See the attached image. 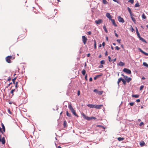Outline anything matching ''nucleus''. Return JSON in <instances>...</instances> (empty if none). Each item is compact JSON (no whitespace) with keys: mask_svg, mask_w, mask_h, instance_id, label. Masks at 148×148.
I'll return each mask as SVG.
<instances>
[{"mask_svg":"<svg viewBox=\"0 0 148 148\" xmlns=\"http://www.w3.org/2000/svg\"><path fill=\"white\" fill-rule=\"evenodd\" d=\"M69 108L71 112L75 116H77V117H78V115L76 113L75 111L73 109V108L72 107V106L71 104H70L69 106Z\"/></svg>","mask_w":148,"mask_h":148,"instance_id":"f257e3e1","label":"nucleus"},{"mask_svg":"<svg viewBox=\"0 0 148 148\" xmlns=\"http://www.w3.org/2000/svg\"><path fill=\"white\" fill-rule=\"evenodd\" d=\"M12 57L11 56H8L5 58V60L6 61L9 63H11V61L10 59H12Z\"/></svg>","mask_w":148,"mask_h":148,"instance_id":"f03ea898","label":"nucleus"},{"mask_svg":"<svg viewBox=\"0 0 148 148\" xmlns=\"http://www.w3.org/2000/svg\"><path fill=\"white\" fill-rule=\"evenodd\" d=\"M82 40L84 45H85L86 43V41L87 40V38L84 36H82Z\"/></svg>","mask_w":148,"mask_h":148,"instance_id":"7ed1b4c3","label":"nucleus"},{"mask_svg":"<svg viewBox=\"0 0 148 148\" xmlns=\"http://www.w3.org/2000/svg\"><path fill=\"white\" fill-rule=\"evenodd\" d=\"M123 71L129 74H131V72L130 70L127 68H124L123 69Z\"/></svg>","mask_w":148,"mask_h":148,"instance_id":"20e7f679","label":"nucleus"},{"mask_svg":"<svg viewBox=\"0 0 148 148\" xmlns=\"http://www.w3.org/2000/svg\"><path fill=\"white\" fill-rule=\"evenodd\" d=\"M103 22V20L101 19H99L98 20H96L95 21V23L97 25H99L101 23Z\"/></svg>","mask_w":148,"mask_h":148,"instance_id":"39448f33","label":"nucleus"},{"mask_svg":"<svg viewBox=\"0 0 148 148\" xmlns=\"http://www.w3.org/2000/svg\"><path fill=\"white\" fill-rule=\"evenodd\" d=\"M118 19L119 21L121 23H124V21L123 18L121 17L120 16H118Z\"/></svg>","mask_w":148,"mask_h":148,"instance_id":"423d86ee","label":"nucleus"},{"mask_svg":"<svg viewBox=\"0 0 148 148\" xmlns=\"http://www.w3.org/2000/svg\"><path fill=\"white\" fill-rule=\"evenodd\" d=\"M82 116L84 117V118L87 120H90V117H89L88 116H87L85 114H84V113H82Z\"/></svg>","mask_w":148,"mask_h":148,"instance_id":"0eeeda50","label":"nucleus"},{"mask_svg":"<svg viewBox=\"0 0 148 148\" xmlns=\"http://www.w3.org/2000/svg\"><path fill=\"white\" fill-rule=\"evenodd\" d=\"M94 108L96 109H100L103 106V105H94Z\"/></svg>","mask_w":148,"mask_h":148,"instance_id":"6e6552de","label":"nucleus"},{"mask_svg":"<svg viewBox=\"0 0 148 148\" xmlns=\"http://www.w3.org/2000/svg\"><path fill=\"white\" fill-rule=\"evenodd\" d=\"M0 142H1L2 144H4L5 143V140L4 137L1 138V137L0 136Z\"/></svg>","mask_w":148,"mask_h":148,"instance_id":"1a4fd4ad","label":"nucleus"},{"mask_svg":"<svg viewBox=\"0 0 148 148\" xmlns=\"http://www.w3.org/2000/svg\"><path fill=\"white\" fill-rule=\"evenodd\" d=\"M138 49L141 52L143 53L145 55L148 56V53L144 51L140 48H139Z\"/></svg>","mask_w":148,"mask_h":148,"instance_id":"9d476101","label":"nucleus"},{"mask_svg":"<svg viewBox=\"0 0 148 148\" xmlns=\"http://www.w3.org/2000/svg\"><path fill=\"white\" fill-rule=\"evenodd\" d=\"M110 20L111 21L113 25L117 27V25L116 24L114 20L112 19Z\"/></svg>","mask_w":148,"mask_h":148,"instance_id":"9b49d317","label":"nucleus"},{"mask_svg":"<svg viewBox=\"0 0 148 148\" xmlns=\"http://www.w3.org/2000/svg\"><path fill=\"white\" fill-rule=\"evenodd\" d=\"M106 16L110 20L112 19L111 16L109 13H107L106 14Z\"/></svg>","mask_w":148,"mask_h":148,"instance_id":"f8f14e48","label":"nucleus"},{"mask_svg":"<svg viewBox=\"0 0 148 148\" xmlns=\"http://www.w3.org/2000/svg\"><path fill=\"white\" fill-rule=\"evenodd\" d=\"M118 65L119 66H122L125 65V64L122 62L121 61L119 62L118 64Z\"/></svg>","mask_w":148,"mask_h":148,"instance_id":"ddd939ff","label":"nucleus"},{"mask_svg":"<svg viewBox=\"0 0 148 148\" xmlns=\"http://www.w3.org/2000/svg\"><path fill=\"white\" fill-rule=\"evenodd\" d=\"M143 42H145V43H147V42L146 41V40H145V39H144L142 37H140L139 38Z\"/></svg>","mask_w":148,"mask_h":148,"instance_id":"4468645a","label":"nucleus"},{"mask_svg":"<svg viewBox=\"0 0 148 148\" xmlns=\"http://www.w3.org/2000/svg\"><path fill=\"white\" fill-rule=\"evenodd\" d=\"M94 105L93 104H88V106L90 108H94Z\"/></svg>","mask_w":148,"mask_h":148,"instance_id":"2eb2a0df","label":"nucleus"},{"mask_svg":"<svg viewBox=\"0 0 148 148\" xmlns=\"http://www.w3.org/2000/svg\"><path fill=\"white\" fill-rule=\"evenodd\" d=\"M18 82H16L15 83V84H15V87L16 89H17L18 87Z\"/></svg>","mask_w":148,"mask_h":148,"instance_id":"dca6fc26","label":"nucleus"},{"mask_svg":"<svg viewBox=\"0 0 148 148\" xmlns=\"http://www.w3.org/2000/svg\"><path fill=\"white\" fill-rule=\"evenodd\" d=\"M145 142L143 141H142V142H140V145L141 147L145 145Z\"/></svg>","mask_w":148,"mask_h":148,"instance_id":"f3484780","label":"nucleus"},{"mask_svg":"<svg viewBox=\"0 0 148 148\" xmlns=\"http://www.w3.org/2000/svg\"><path fill=\"white\" fill-rule=\"evenodd\" d=\"M123 79L121 78H120L119 79L118 82H117V84H118V85H119V83L121 82V81H122Z\"/></svg>","mask_w":148,"mask_h":148,"instance_id":"a211bd4d","label":"nucleus"},{"mask_svg":"<svg viewBox=\"0 0 148 148\" xmlns=\"http://www.w3.org/2000/svg\"><path fill=\"white\" fill-rule=\"evenodd\" d=\"M124 139V138H123L119 137L118 138V140L119 141H121L123 140Z\"/></svg>","mask_w":148,"mask_h":148,"instance_id":"6ab92c4d","label":"nucleus"},{"mask_svg":"<svg viewBox=\"0 0 148 148\" xmlns=\"http://www.w3.org/2000/svg\"><path fill=\"white\" fill-rule=\"evenodd\" d=\"M132 97H135V98H138L139 97V95H132Z\"/></svg>","mask_w":148,"mask_h":148,"instance_id":"aec40b11","label":"nucleus"},{"mask_svg":"<svg viewBox=\"0 0 148 148\" xmlns=\"http://www.w3.org/2000/svg\"><path fill=\"white\" fill-rule=\"evenodd\" d=\"M143 65L145 66L148 68V64L145 62H144L143 63Z\"/></svg>","mask_w":148,"mask_h":148,"instance_id":"412c9836","label":"nucleus"},{"mask_svg":"<svg viewBox=\"0 0 148 148\" xmlns=\"http://www.w3.org/2000/svg\"><path fill=\"white\" fill-rule=\"evenodd\" d=\"M97 127L102 128L104 129H105V128L104 127L100 125H97Z\"/></svg>","mask_w":148,"mask_h":148,"instance_id":"4be33fe9","label":"nucleus"},{"mask_svg":"<svg viewBox=\"0 0 148 148\" xmlns=\"http://www.w3.org/2000/svg\"><path fill=\"white\" fill-rule=\"evenodd\" d=\"M132 18V21H133L134 23H135L136 22V19H135V18L134 17H132V18Z\"/></svg>","mask_w":148,"mask_h":148,"instance_id":"5701e85b","label":"nucleus"},{"mask_svg":"<svg viewBox=\"0 0 148 148\" xmlns=\"http://www.w3.org/2000/svg\"><path fill=\"white\" fill-rule=\"evenodd\" d=\"M82 73L83 75H85L86 74L85 70L84 69L82 71Z\"/></svg>","mask_w":148,"mask_h":148,"instance_id":"b1692460","label":"nucleus"},{"mask_svg":"<svg viewBox=\"0 0 148 148\" xmlns=\"http://www.w3.org/2000/svg\"><path fill=\"white\" fill-rule=\"evenodd\" d=\"M131 80V78L130 77H129L128 78H127V80H126V81H127V82H129Z\"/></svg>","mask_w":148,"mask_h":148,"instance_id":"393cba45","label":"nucleus"},{"mask_svg":"<svg viewBox=\"0 0 148 148\" xmlns=\"http://www.w3.org/2000/svg\"><path fill=\"white\" fill-rule=\"evenodd\" d=\"M94 48L95 49H96V45H97L96 41V40H94Z\"/></svg>","mask_w":148,"mask_h":148,"instance_id":"a878e982","label":"nucleus"},{"mask_svg":"<svg viewBox=\"0 0 148 148\" xmlns=\"http://www.w3.org/2000/svg\"><path fill=\"white\" fill-rule=\"evenodd\" d=\"M66 115L67 116L69 117H71V114H69L68 111L66 112Z\"/></svg>","mask_w":148,"mask_h":148,"instance_id":"bb28decb","label":"nucleus"},{"mask_svg":"<svg viewBox=\"0 0 148 148\" xmlns=\"http://www.w3.org/2000/svg\"><path fill=\"white\" fill-rule=\"evenodd\" d=\"M103 91H98L97 93L99 95H101L103 94Z\"/></svg>","mask_w":148,"mask_h":148,"instance_id":"cd10ccee","label":"nucleus"},{"mask_svg":"<svg viewBox=\"0 0 148 148\" xmlns=\"http://www.w3.org/2000/svg\"><path fill=\"white\" fill-rule=\"evenodd\" d=\"M142 17L143 19H145L146 18V16L145 15L144 13H143L142 15Z\"/></svg>","mask_w":148,"mask_h":148,"instance_id":"c85d7f7f","label":"nucleus"},{"mask_svg":"<svg viewBox=\"0 0 148 148\" xmlns=\"http://www.w3.org/2000/svg\"><path fill=\"white\" fill-rule=\"evenodd\" d=\"M1 125H2V129H3V131L4 132H5V126H4V125L3 124V123H2Z\"/></svg>","mask_w":148,"mask_h":148,"instance_id":"c756f323","label":"nucleus"},{"mask_svg":"<svg viewBox=\"0 0 148 148\" xmlns=\"http://www.w3.org/2000/svg\"><path fill=\"white\" fill-rule=\"evenodd\" d=\"M103 29L105 31V32L107 33L108 32V31L106 28V26L105 25H104L103 26Z\"/></svg>","mask_w":148,"mask_h":148,"instance_id":"7c9ffc66","label":"nucleus"},{"mask_svg":"<svg viewBox=\"0 0 148 148\" xmlns=\"http://www.w3.org/2000/svg\"><path fill=\"white\" fill-rule=\"evenodd\" d=\"M66 124H67V122H66V121H65L64 122V123H63V125H64V127H66Z\"/></svg>","mask_w":148,"mask_h":148,"instance_id":"2f4dec72","label":"nucleus"},{"mask_svg":"<svg viewBox=\"0 0 148 148\" xmlns=\"http://www.w3.org/2000/svg\"><path fill=\"white\" fill-rule=\"evenodd\" d=\"M139 6H140V5H139L138 2H137V3H136L135 5V7H138Z\"/></svg>","mask_w":148,"mask_h":148,"instance_id":"473e14b6","label":"nucleus"},{"mask_svg":"<svg viewBox=\"0 0 148 148\" xmlns=\"http://www.w3.org/2000/svg\"><path fill=\"white\" fill-rule=\"evenodd\" d=\"M101 76V75H97L95 77H94V79L95 80H96V79H97V78H98L99 77V76Z\"/></svg>","mask_w":148,"mask_h":148,"instance_id":"72a5a7b5","label":"nucleus"},{"mask_svg":"<svg viewBox=\"0 0 148 148\" xmlns=\"http://www.w3.org/2000/svg\"><path fill=\"white\" fill-rule=\"evenodd\" d=\"M15 90V89H12L11 91V93L12 94V95H14V92Z\"/></svg>","mask_w":148,"mask_h":148,"instance_id":"f704fd0d","label":"nucleus"},{"mask_svg":"<svg viewBox=\"0 0 148 148\" xmlns=\"http://www.w3.org/2000/svg\"><path fill=\"white\" fill-rule=\"evenodd\" d=\"M128 1L132 4H133L134 2V0H129Z\"/></svg>","mask_w":148,"mask_h":148,"instance_id":"c9c22d12","label":"nucleus"},{"mask_svg":"<svg viewBox=\"0 0 148 148\" xmlns=\"http://www.w3.org/2000/svg\"><path fill=\"white\" fill-rule=\"evenodd\" d=\"M122 82H123V83L125 85L126 84V81L124 79H123L122 80Z\"/></svg>","mask_w":148,"mask_h":148,"instance_id":"e433bc0d","label":"nucleus"},{"mask_svg":"<svg viewBox=\"0 0 148 148\" xmlns=\"http://www.w3.org/2000/svg\"><path fill=\"white\" fill-rule=\"evenodd\" d=\"M127 9H128V10L130 14H131L132 12H131L130 9L129 7H128Z\"/></svg>","mask_w":148,"mask_h":148,"instance_id":"4c0bfd02","label":"nucleus"},{"mask_svg":"<svg viewBox=\"0 0 148 148\" xmlns=\"http://www.w3.org/2000/svg\"><path fill=\"white\" fill-rule=\"evenodd\" d=\"M136 32V33L137 34V36H138V38H139L140 37V34H139V33L138 32V30L137 31V32Z\"/></svg>","mask_w":148,"mask_h":148,"instance_id":"58836bf2","label":"nucleus"},{"mask_svg":"<svg viewBox=\"0 0 148 148\" xmlns=\"http://www.w3.org/2000/svg\"><path fill=\"white\" fill-rule=\"evenodd\" d=\"M105 61L103 60H101L100 62V63L101 64H105Z\"/></svg>","mask_w":148,"mask_h":148,"instance_id":"ea45409f","label":"nucleus"},{"mask_svg":"<svg viewBox=\"0 0 148 148\" xmlns=\"http://www.w3.org/2000/svg\"><path fill=\"white\" fill-rule=\"evenodd\" d=\"M104 4H106L107 3L106 0H102Z\"/></svg>","mask_w":148,"mask_h":148,"instance_id":"a19ab883","label":"nucleus"},{"mask_svg":"<svg viewBox=\"0 0 148 148\" xmlns=\"http://www.w3.org/2000/svg\"><path fill=\"white\" fill-rule=\"evenodd\" d=\"M90 120H92V119H96V118L95 117H90Z\"/></svg>","mask_w":148,"mask_h":148,"instance_id":"79ce46f5","label":"nucleus"},{"mask_svg":"<svg viewBox=\"0 0 148 148\" xmlns=\"http://www.w3.org/2000/svg\"><path fill=\"white\" fill-rule=\"evenodd\" d=\"M144 86L143 85H142L141 86H140V90H142L143 88H144Z\"/></svg>","mask_w":148,"mask_h":148,"instance_id":"37998d69","label":"nucleus"},{"mask_svg":"<svg viewBox=\"0 0 148 148\" xmlns=\"http://www.w3.org/2000/svg\"><path fill=\"white\" fill-rule=\"evenodd\" d=\"M16 79V78H14L12 79V81L14 84H15V81Z\"/></svg>","mask_w":148,"mask_h":148,"instance_id":"c03bdc74","label":"nucleus"},{"mask_svg":"<svg viewBox=\"0 0 148 148\" xmlns=\"http://www.w3.org/2000/svg\"><path fill=\"white\" fill-rule=\"evenodd\" d=\"M144 123H143V122H141L140 123V124H139V126H142V125H144Z\"/></svg>","mask_w":148,"mask_h":148,"instance_id":"a18cd8bd","label":"nucleus"},{"mask_svg":"<svg viewBox=\"0 0 148 148\" xmlns=\"http://www.w3.org/2000/svg\"><path fill=\"white\" fill-rule=\"evenodd\" d=\"M134 104V103L133 102H130L129 103V104L131 106H133Z\"/></svg>","mask_w":148,"mask_h":148,"instance_id":"49530a36","label":"nucleus"},{"mask_svg":"<svg viewBox=\"0 0 148 148\" xmlns=\"http://www.w3.org/2000/svg\"><path fill=\"white\" fill-rule=\"evenodd\" d=\"M98 91L97 89H96L94 90H93V91L94 92H95L96 93H98Z\"/></svg>","mask_w":148,"mask_h":148,"instance_id":"de8ad7c7","label":"nucleus"},{"mask_svg":"<svg viewBox=\"0 0 148 148\" xmlns=\"http://www.w3.org/2000/svg\"><path fill=\"white\" fill-rule=\"evenodd\" d=\"M108 58L109 59V60L110 62H111L112 61V60H111V58L110 56H108Z\"/></svg>","mask_w":148,"mask_h":148,"instance_id":"09e8293b","label":"nucleus"},{"mask_svg":"<svg viewBox=\"0 0 148 148\" xmlns=\"http://www.w3.org/2000/svg\"><path fill=\"white\" fill-rule=\"evenodd\" d=\"M130 16L131 17V18H132V17H133V16H134V15L133 14L132 12L131 14H130Z\"/></svg>","mask_w":148,"mask_h":148,"instance_id":"8fccbe9b","label":"nucleus"},{"mask_svg":"<svg viewBox=\"0 0 148 148\" xmlns=\"http://www.w3.org/2000/svg\"><path fill=\"white\" fill-rule=\"evenodd\" d=\"M115 49L117 50H119L120 49V48L117 46L115 47Z\"/></svg>","mask_w":148,"mask_h":148,"instance_id":"3c124183","label":"nucleus"},{"mask_svg":"<svg viewBox=\"0 0 148 148\" xmlns=\"http://www.w3.org/2000/svg\"><path fill=\"white\" fill-rule=\"evenodd\" d=\"M116 41L119 43H121V40H120V39H117V40Z\"/></svg>","mask_w":148,"mask_h":148,"instance_id":"603ef678","label":"nucleus"},{"mask_svg":"<svg viewBox=\"0 0 148 148\" xmlns=\"http://www.w3.org/2000/svg\"><path fill=\"white\" fill-rule=\"evenodd\" d=\"M123 77L126 80H127V78H128V77L127 76H124Z\"/></svg>","mask_w":148,"mask_h":148,"instance_id":"864d4df0","label":"nucleus"},{"mask_svg":"<svg viewBox=\"0 0 148 148\" xmlns=\"http://www.w3.org/2000/svg\"><path fill=\"white\" fill-rule=\"evenodd\" d=\"M8 112L9 113H10V114H11L12 113H11V112L10 111V109H8Z\"/></svg>","mask_w":148,"mask_h":148,"instance_id":"5fc2aeb1","label":"nucleus"},{"mask_svg":"<svg viewBox=\"0 0 148 148\" xmlns=\"http://www.w3.org/2000/svg\"><path fill=\"white\" fill-rule=\"evenodd\" d=\"M80 95V91L79 90H78L77 91V95L79 96Z\"/></svg>","mask_w":148,"mask_h":148,"instance_id":"6e6d98bb","label":"nucleus"},{"mask_svg":"<svg viewBox=\"0 0 148 148\" xmlns=\"http://www.w3.org/2000/svg\"><path fill=\"white\" fill-rule=\"evenodd\" d=\"M87 74H86L85 76V79H86V81L87 80Z\"/></svg>","mask_w":148,"mask_h":148,"instance_id":"4d7b16f0","label":"nucleus"},{"mask_svg":"<svg viewBox=\"0 0 148 148\" xmlns=\"http://www.w3.org/2000/svg\"><path fill=\"white\" fill-rule=\"evenodd\" d=\"M88 35H90L91 34V32L90 31L88 32Z\"/></svg>","mask_w":148,"mask_h":148,"instance_id":"13d9d810","label":"nucleus"},{"mask_svg":"<svg viewBox=\"0 0 148 148\" xmlns=\"http://www.w3.org/2000/svg\"><path fill=\"white\" fill-rule=\"evenodd\" d=\"M131 31L132 32H133L134 31V29L132 27V26H131Z\"/></svg>","mask_w":148,"mask_h":148,"instance_id":"bf43d9fd","label":"nucleus"},{"mask_svg":"<svg viewBox=\"0 0 148 148\" xmlns=\"http://www.w3.org/2000/svg\"><path fill=\"white\" fill-rule=\"evenodd\" d=\"M136 101L137 102H140V100L139 99H137L136 100Z\"/></svg>","mask_w":148,"mask_h":148,"instance_id":"052dcab7","label":"nucleus"},{"mask_svg":"<svg viewBox=\"0 0 148 148\" xmlns=\"http://www.w3.org/2000/svg\"><path fill=\"white\" fill-rule=\"evenodd\" d=\"M108 52L107 51H106L105 53V56H107L108 55Z\"/></svg>","mask_w":148,"mask_h":148,"instance_id":"680f3d73","label":"nucleus"},{"mask_svg":"<svg viewBox=\"0 0 148 148\" xmlns=\"http://www.w3.org/2000/svg\"><path fill=\"white\" fill-rule=\"evenodd\" d=\"M103 67V66L101 64L99 66V68H102Z\"/></svg>","mask_w":148,"mask_h":148,"instance_id":"e2e57ef3","label":"nucleus"},{"mask_svg":"<svg viewBox=\"0 0 148 148\" xmlns=\"http://www.w3.org/2000/svg\"><path fill=\"white\" fill-rule=\"evenodd\" d=\"M92 77H90L89 78V81H90L91 82L92 81Z\"/></svg>","mask_w":148,"mask_h":148,"instance_id":"0e129e2a","label":"nucleus"},{"mask_svg":"<svg viewBox=\"0 0 148 148\" xmlns=\"http://www.w3.org/2000/svg\"><path fill=\"white\" fill-rule=\"evenodd\" d=\"M102 46L104 47L105 46V43L104 42H103V43H102Z\"/></svg>","mask_w":148,"mask_h":148,"instance_id":"69168bd1","label":"nucleus"},{"mask_svg":"<svg viewBox=\"0 0 148 148\" xmlns=\"http://www.w3.org/2000/svg\"><path fill=\"white\" fill-rule=\"evenodd\" d=\"M90 53H88L87 54V57H89L90 56Z\"/></svg>","mask_w":148,"mask_h":148,"instance_id":"338daca9","label":"nucleus"},{"mask_svg":"<svg viewBox=\"0 0 148 148\" xmlns=\"http://www.w3.org/2000/svg\"><path fill=\"white\" fill-rule=\"evenodd\" d=\"M116 60V58H115L114 59L112 60V61H113L114 62H115Z\"/></svg>","mask_w":148,"mask_h":148,"instance_id":"774afa93","label":"nucleus"}]
</instances>
